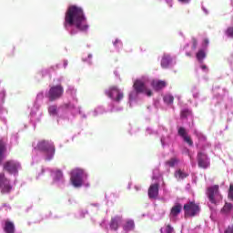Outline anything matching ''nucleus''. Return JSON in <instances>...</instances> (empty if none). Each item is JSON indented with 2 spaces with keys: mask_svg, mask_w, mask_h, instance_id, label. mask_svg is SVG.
I'll return each mask as SVG.
<instances>
[{
  "mask_svg": "<svg viewBox=\"0 0 233 233\" xmlns=\"http://www.w3.org/2000/svg\"><path fill=\"white\" fill-rule=\"evenodd\" d=\"M76 88L74 86H68L67 94L71 95L72 100L65 102L64 104L57 106L56 104L48 106L47 112L50 117L56 119L58 124L63 121H70L71 117H74L76 114H79L82 119H86L87 116L81 106H77V96Z\"/></svg>",
  "mask_w": 233,
  "mask_h": 233,
  "instance_id": "1",
  "label": "nucleus"
},
{
  "mask_svg": "<svg viewBox=\"0 0 233 233\" xmlns=\"http://www.w3.org/2000/svg\"><path fill=\"white\" fill-rule=\"evenodd\" d=\"M76 26L80 32H86L88 30V24H86V17L83 8L77 5H71L68 7L65 16V26Z\"/></svg>",
  "mask_w": 233,
  "mask_h": 233,
  "instance_id": "2",
  "label": "nucleus"
},
{
  "mask_svg": "<svg viewBox=\"0 0 233 233\" xmlns=\"http://www.w3.org/2000/svg\"><path fill=\"white\" fill-rule=\"evenodd\" d=\"M212 92L211 105L215 106L217 110H229L233 114V99L228 96V90L219 86H214Z\"/></svg>",
  "mask_w": 233,
  "mask_h": 233,
  "instance_id": "3",
  "label": "nucleus"
},
{
  "mask_svg": "<svg viewBox=\"0 0 233 233\" xmlns=\"http://www.w3.org/2000/svg\"><path fill=\"white\" fill-rule=\"evenodd\" d=\"M139 94H145L147 97L152 96V90L150 89V78H148V76H142L134 82L133 90L130 91L128 95L130 108H132V106H136L139 101Z\"/></svg>",
  "mask_w": 233,
  "mask_h": 233,
  "instance_id": "4",
  "label": "nucleus"
},
{
  "mask_svg": "<svg viewBox=\"0 0 233 233\" xmlns=\"http://www.w3.org/2000/svg\"><path fill=\"white\" fill-rule=\"evenodd\" d=\"M70 181L75 188L90 187V182L88 181V172L81 167L74 168L70 173Z\"/></svg>",
  "mask_w": 233,
  "mask_h": 233,
  "instance_id": "5",
  "label": "nucleus"
},
{
  "mask_svg": "<svg viewBox=\"0 0 233 233\" xmlns=\"http://www.w3.org/2000/svg\"><path fill=\"white\" fill-rule=\"evenodd\" d=\"M106 95L107 97L112 99V102L109 104V111L111 112H121L123 107L119 106L125 95L123 94V90L119 89V87L113 86L106 90Z\"/></svg>",
  "mask_w": 233,
  "mask_h": 233,
  "instance_id": "6",
  "label": "nucleus"
},
{
  "mask_svg": "<svg viewBox=\"0 0 233 233\" xmlns=\"http://www.w3.org/2000/svg\"><path fill=\"white\" fill-rule=\"evenodd\" d=\"M35 148V150H39L45 154L46 161H52V159H54V156H56V147L52 141H39Z\"/></svg>",
  "mask_w": 233,
  "mask_h": 233,
  "instance_id": "7",
  "label": "nucleus"
},
{
  "mask_svg": "<svg viewBox=\"0 0 233 233\" xmlns=\"http://www.w3.org/2000/svg\"><path fill=\"white\" fill-rule=\"evenodd\" d=\"M158 136L163 148L170 147L174 143V132L172 128H167L165 126H158Z\"/></svg>",
  "mask_w": 233,
  "mask_h": 233,
  "instance_id": "8",
  "label": "nucleus"
},
{
  "mask_svg": "<svg viewBox=\"0 0 233 233\" xmlns=\"http://www.w3.org/2000/svg\"><path fill=\"white\" fill-rule=\"evenodd\" d=\"M207 196L211 205H219L223 201V196L219 192V186L214 185L207 189Z\"/></svg>",
  "mask_w": 233,
  "mask_h": 233,
  "instance_id": "9",
  "label": "nucleus"
},
{
  "mask_svg": "<svg viewBox=\"0 0 233 233\" xmlns=\"http://www.w3.org/2000/svg\"><path fill=\"white\" fill-rule=\"evenodd\" d=\"M22 168L21 162L17 160L11 159L4 163L5 172H7L9 176H13L15 179L17 178V176H19V170Z\"/></svg>",
  "mask_w": 233,
  "mask_h": 233,
  "instance_id": "10",
  "label": "nucleus"
},
{
  "mask_svg": "<svg viewBox=\"0 0 233 233\" xmlns=\"http://www.w3.org/2000/svg\"><path fill=\"white\" fill-rule=\"evenodd\" d=\"M65 94V89L63 86L56 85L52 86L47 92H46V97L48 98V101H57Z\"/></svg>",
  "mask_w": 233,
  "mask_h": 233,
  "instance_id": "11",
  "label": "nucleus"
},
{
  "mask_svg": "<svg viewBox=\"0 0 233 233\" xmlns=\"http://www.w3.org/2000/svg\"><path fill=\"white\" fill-rule=\"evenodd\" d=\"M184 213L186 218H195L199 214V205L189 201L184 205Z\"/></svg>",
  "mask_w": 233,
  "mask_h": 233,
  "instance_id": "12",
  "label": "nucleus"
},
{
  "mask_svg": "<svg viewBox=\"0 0 233 233\" xmlns=\"http://www.w3.org/2000/svg\"><path fill=\"white\" fill-rule=\"evenodd\" d=\"M40 108L41 106H39V105L37 104H34L33 107L31 108L29 117L34 127H35V124L39 123V121H41V117H43V112L41 111Z\"/></svg>",
  "mask_w": 233,
  "mask_h": 233,
  "instance_id": "13",
  "label": "nucleus"
},
{
  "mask_svg": "<svg viewBox=\"0 0 233 233\" xmlns=\"http://www.w3.org/2000/svg\"><path fill=\"white\" fill-rule=\"evenodd\" d=\"M0 191L2 194H10L12 192L10 180L6 178L5 173H0Z\"/></svg>",
  "mask_w": 233,
  "mask_h": 233,
  "instance_id": "14",
  "label": "nucleus"
},
{
  "mask_svg": "<svg viewBox=\"0 0 233 233\" xmlns=\"http://www.w3.org/2000/svg\"><path fill=\"white\" fill-rule=\"evenodd\" d=\"M50 175L54 185H57L59 187L65 183V177L63 176V171H61V169H53L50 171Z\"/></svg>",
  "mask_w": 233,
  "mask_h": 233,
  "instance_id": "15",
  "label": "nucleus"
},
{
  "mask_svg": "<svg viewBox=\"0 0 233 233\" xmlns=\"http://www.w3.org/2000/svg\"><path fill=\"white\" fill-rule=\"evenodd\" d=\"M123 225V216L121 215H116L111 218V220L109 222V228L110 230H114L115 232H117L119 230V227Z\"/></svg>",
  "mask_w": 233,
  "mask_h": 233,
  "instance_id": "16",
  "label": "nucleus"
},
{
  "mask_svg": "<svg viewBox=\"0 0 233 233\" xmlns=\"http://www.w3.org/2000/svg\"><path fill=\"white\" fill-rule=\"evenodd\" d=\"M159 183L160 182H154L150 185L147 191L149 199H157L159 196Z\"/></svg>",
  "mask_w": 233,
  "mask_h": 233,
  "instance_id": "17",
  "label": "nucleus"
},
{
  "mask_svg": "<svg viewBox=\"0 0 233 233\" xmlns=\"http://www.w3.org/2000/svg\"><path fill=\"white\" fill-rule=\"evenodd\" d=\"M198 167L200 168H208L210 165V159L207 156V154L203 152H199L198 154Z\"/></svg>",
  "mask_w": 233,
  "mask_h": 233,
  "instance_id": "18",
  "label": "nucleus"
},
{
  "mask_svg": "<svg viewBox=\"0 0 233 233\" xmlns=\"http://www.w3.org/2000/svg\"><path fill=\"white\" fill-rule=\"evenodd\" d=\"M177 134L185 143H187L189 147H192L194 145V142H192V139L190 137H188V132H187V129L183 127H177Z\"/></svg>",
  "mask_w": 233,
  "mask_h": 233,
  "instance_id": "19",
  "label": "nucleus"
},
{
  "mask_svg": "<svg viewBox=\"0 0 233 233\" xmlns=\"http://www.w3.org/2000/svg\"><path fill=\"white\" fill-rule=\"evenodd\" d=\"M150 86H152V88L154 90H156L157 92H159V90H163V88H166L167 81L155 79L152 82H150Z\"/></svg>",
  "mask_w": 233,
  "mask_h": 233,
  "instance_id": "20",
  "label": "nucleus"
},
{
  "mask_svg": "<svg viewBox=\"0 0 233 233\" xmlns=\"http://www.w3.org/2000/svg\"><path fill=\"white\" fill-rule=\"evenodd\" d=\"M182 208L181 204H176L172 207L169 215L171 221H176V218L181 214Z\"/></svg>",
  "mask_w": 233,
  "mask_h": 233,
  "instance_id": "21",
  "label": "nucleus"
},
{
  "mask_svg": "<svg viewBox=\"0 0 233 233\" xmlns=\"http://www.w3.org/2000/svg\"><path fill=\"white\" fill-rule=\"evenodd\" d=\"M122 228L126 233L132 232V230H135L136 223L134 222V219H126L124 224L122 225Z\"/></svg>",
  "mask_w": 233,
  "mask_h": 233,
  "instance_id": "22",
  "label": "nucleus"
},
{
  "mask_svg": "<svg viewBox=\"0 0 233 233\" xmlns=\"http://www.w3.org/2000/svg\"><path fill=\"white\" fill-rule=\"evenodd\" d=\"M3 228L5 233H15V225L10 220H5L4 222Z\"/></svg>",
  "mask_w": 233,
  "mask_h": 233,
  "instance_id": "23",
  "label": "nucleus"
},
{
  "mask_svg": "<svg viewBox=\"0 0 233 233\" xmlns=\"http://www.w3.org/2000/svg\"><path fill=\"white\" fill-rule=\"evenodd\" d=\"M177 63L176 59H162L160 64L162 68H174Z\"/></svg>",
  "mask_w": 233,
  "mask_h": 233,
  "instance_id": "24",
  "label": "nucleus"
},
{
  "mask_svg": "<svg viewBox=\"0 0 233 233\" xmlns=\"http://www.w3.org/2000/svg\"><path fill=\"white\" fill-rule=\"evenodd\" d=\"M106 112H110V107L106 110L103 106H98L92 111L91 114L93 117H97V116H101V114H105Z\"/></svg>",
  "mask_w": 233,
  "mask_h": 233,
  "instance_id": "25",
  "label": "nucleus"
},
{
  "mask_svg": "<svg viewBox=\"0 0 233 233\" xmlns=\"http://www.w3.org/2000/svg\"><path fill=\"white\" fill-rule=\"evenodd\" d=\"M152 179L153 181H155V183H162V185H165V181H163V177L161 176V174L159 173V169L157 168H155L153 170Z\"/></svg>",
  "mask_w": 233,
  "mask_h": 233,
  "instance_id": "26",
  "label": "nucleus"
},
{
  "mask_svg": "<svg viewBox=\"0 0 233 233\" xmlns=\"http://www.w3.org/2000/svg\"><path fill=\"white\" fill-rule=\"evenodd\" d=\"M175 177L177 181H183V179H186V177H188V173L181 169H177L175 171Z\"/></svg>",
  "mask_w": 233,
  "mask_h": 233,
  "instance_id": "27",
  "label": "nucleus"
},
{
  "mask_svg": "<svg viewBox=\"0 0 233 233\" xmlns=\"http://www.w3.org/2000/svg\"><path fill=\"white\" fill-rule=\"evenodd\" d=\"M5 152H6V142L0 139V163L5 159Z\"/></svg>",
  "mask_w": 233,
  "mask_h": 233,
  "instance_id": "28",
  "label": "nucleus"
},
{
  "mask_svg": "<svg viewBox=\"0 0 233 233\" xmlns=\"http://www.w3.org/2000/svg\"><path fill=\"white\" fill-rule=\"evenodd\" d=\"M45 96H46V93H45V91L39 92L36 95V98L34 105H38V106H41L43 100L45 99Z\"/></svg>",
  "mask_w": 233,
  "mask_h": 233,
  "instance_id": "29",
  "label": "nucleus"
},
{
  "mask_svg": "<svg viewBox=\"0 0 233 233\" xmlns=\"http://www.w3.org/2000/svg\"><path fill=\"white\" fill-rule=\"evenodd\" d=\"M52 70H54L53 68H51V69H43L42 71H41V73H38L37 75H36V79H39V78H41V77H51V76H52Z\"/></svg>",
  "mask_w": 233,
  "mask_h": 233,
  "instance_id": "30",
  "label": "nucleus"
},
{
  "mask_svg": "<svg viewBox=\"0 0 233 233\" xmlns=\"http://www.w3.org/2000/svg\"><path fill=\"white\" fill-rule=\"evenodd\" d=\"M197 70H202V72H208V67L207 66V65H205V63L203 62V59H198L197 61Z\"/></svg>",
  "mask_w": 233,
  "mask_h": 233,
  "instance_id": "31",
  "label": "nucleus"
},
{
  "mask_svg": "<svg viewBox=\"0 0 233 233\" xmlns=\"http://www.w3.org/2000/svg\"><path fill=\"white\" fill-rule=\"evenodd\" d=\"M163 101H164V103L166 105H173V103H174V96H172V94H170V93H167L163 96Z\"/></svg>",
  "mask_w": 233,
  "mask_h": 233,
  "instance_id": "32",
  "label": "nucleus"
},
{
  "mask_svg": "<svg viewBox=\"0 0 233 233\" xmlns=\"http://www.w3.org/2000/svg\"><path fill=\"white\" fill-rule=\"evenodd\" d=\"M194 134L195 136H197V137L198 138L199 145H201V143H205V141H207V137H205L201 132H199L198 130L195 129L194 130Z\"/></svg>",
  "mask_w": 233,
  "mask_h": 233,
  "instance_id": "33",
  "label": "nucleus"
},
{
  "mask_svg": "<svg viewBox=\"0 0 233 233\" xmlns=\"http://www.w3.org/2000/svg\"><path fill=\"white\" fill-rule=\"evenodd\" d=\"M187 117L192 119V111H190L189 109H187V108L182 109L181 110V118L187 119Z\"/></svg>",
  "mask_w": 233,
  "mask_h": 233,
  "instance_id": "34",
  "label": "nucleus"
},
{
  "mask_svg": "<svg viewBox=\"0 0 233 233\" xmlns=\"http://www.w3.org/2000/svg\"><path fill=\"white\" fill-rule=\"evenodd\" d=\"M8 114V110L5 108L0 109V121L4 123V125H6V115Z\"/></svg>",
  "mask_w": 233,
  "mask_h": 233,
  "instance_id": "35",
  "label": "nucleus"
},
{
  "mask_svg": "<svg viewBox=\"0 0 233 233\" xmlns=\"http://www.w3.org/2000/svg\"><path fill=\"white\" fill-rule=\"evenodd\" d=\"M232 204L231 203H226L223 208L221 209L222 214H230L232 211Z\"/></svg>",
  "mask_w": 233,
  "mask_h": 233,
  "instance_id": "36",
  "label": "nucleus"
},
{
  "mask_svg": "<svg viewBox=\"0 0 233 233\" xmlns=\"http://www.w3.org/2000/svg\"><path fill=\"white\" fill-rule=\"evenodd\" d=\"M160 232L161 233H172V232H174V228H172V226H170V225H167V226H164L163 228H161Z\"/></svg>",
  "mask_w": 233,
  "mask_h": 233,
  "instance_id": "37",
  "label": "nucleus"
},
{
  "mask_svg": "<svg viewBox=\"0 0 233 233\" xmlns=\"http://www.w3.org/2000/svg\"><path fill=\"white\" fill-rule=\"evenodd\" d=\"M207 57V52L204 49H200L197 53V59H205Z\"/></svg>",
  "mask_w": 233,
  "mask_h": 233,
  "instance_id": "38",
  "label": "nucleus"
},
{
  "mask_svg": "<svg viewBox=\"0 0 233 233\" xmlns=\"http://www.w3.org/2000/svg\"><path fill=\"white\" fill-rule=\"evenodd\" d=\"M177 163H179V160H177V158L176 157H173L170 160L167 161L166 165H167V167H176Z\"/></svg>",
  "mask_w": 233,
  "mask_h": 233,
  "instance_id": "39",
  "label": "nucleus"
},
{
  "mask_svg": "<svg viewBox=\"0 0 233 233\" xmlns=\"http://www.w3.org/2000/svg\"><path fill=\"white\" fill-rule=\"evenodd\" d=\"M146 134H149V136H156V134H159V129L156 131L152 127H147Z\"/></svg>",
  "mask_w": 233,
  "mask_h": 233,
  "instance_id": "40",
  "label": "nucleus"
},
{
  "mask_svg": "<svg viewBox=\"0 0 233 233\" xmlns=\"http://www.w3.org/2000/svg\"><path fill=\"white\" fill-rule=\"evenodd\" d=\"M5 97H6V89H0V102L3 103L5 101Z\"/></svg>",
  "mask_w": 233,
  "mask_h": 233,
  "instance_id": "41",
  "label": "nucleus"
},
{
  "mask_svg": "<svg viewBox=\"0 0 233 233\" xmlns=\"http://www.w3.org/2000/svg\"><path fill=\"white\" fill-rule=\"evenodd\" d=\"M191 92L193 94L194 99H198L199 97V91H198L197 86H193L192 89H191Z\"/></svg>",
  "mask_w": 233,
  "mask_h": 233,
  "instance_id": "42",
  "label": "nucleus"
},
{
  "mask_svg": "<svg viewBox=\"0 0 233 233\" xmlns=\"http://www.w3.org/2000/svg\"><path fill=\"white\" fill-rule=\"evenodd\" d=\"M225 34H226V35H228V37L233 38V26L228 27Z\"/></svg>",
  "mask_w": 233,
  "mask_h": 233,
  "instance_id": "43",
  "label": "nucleus"
},
{
  "mask_svg": "<svg viewBox=\"0 0 233 233\" xmlns=\"http://www.w3.org/2000/svg\"><path fill=\"white\" fill-rule=\"evenodd\" d=\"M48 172H50V169H48V168H42L41 172L37 176V178L41 177V176H44V174H48Z\"/></svg>",
  "mask_w": 233,
  "mask_h": 233,
  "instance_id": "44",
  "label": "nucleus"
},
{
  "mask_svg": "<svg viewBox=\"0 0 233 233\" xmlns=\"http://www.w3.org/2000/svg\"><path fill=\"white\" fill-rule=\"evenodd\" d=\"M198 48V39L192 38V50H196Z\"/></svg>",
  "mask_w": 233,
  "mask_h": 233,
  "instance_id": "45",
  "label": "nucleus"
},
{
  "mask_svg": "<svg viewBox=\"0 0 233 233\" xmlns=\"http://www.w3.org/2000/svg\"><path fill=\"white\" fill-rule=\"evenodd\" d=\"M68 66V61H64L63 65H56V68H66Z\"/></svg>",
  "mask_w": 233,
  "mask_h": 233,
  "instance_id": "46",
  "label": "nucleus"
},
{
  "mask_svg": "<svg viewBox=\"0 0 233 233\" xmlns=\"http://www.w3.org/2000/svg\"><path fill=\"white\" fill-rule=\"evenodd\" d=\"M228 198H230L233 201V185L229 186Z\"/></svg>",
  "mask_w": 233,
  "mask_h": 233,
  "instance_id": "47",
  "label": "nucleus"
},
{
  "mask_svg": "<svg viewBox=\"0 0 233 233\" xmlns=\"http://www.w3.org/2000/svg\"><path fill=\"white\" fill-rule=\"evenodd\" d=\"M114 194L111 193V194H106V199H107V201H114V199L112 198H114Z\"/></svg>",
  "mask_w": 233,
  "mask_h": 233,
  "instance_id": "48",
  "label": "nucleus"
},
{
  "mask_svg": "<svg viewBox=\"0 0 233 233\" xmlns=\"http://www.w3.org/2000/svg\"><path fill=\"white\" fill-rule=\"evenodd\" d=\"M225 233H233V224L228 227V228L225 230Z\"/></svg>",
  "mask_w": 233,
  "mask_h": 233,
  "instance_id": "49",
  "label": "nucleus"
},
{
  "mask_svg": "<svg viewBox=\"0 0 233 233\" xmlns=\"http://www.w3.org/2000/svg\"><path fill=\"white\" fill-rule=\"evenodd\" d=\"M86 214H88V211H86V210H82V211H80L79 218H85V215H86Z\"/></svg>",
  "mask_w": 233,
  "mask_h": 233,
  "instance_id": "50",
  "label": "nucleus"
},
{
  "mask_svg": "<svg viewBox=\"0 0 233 233\" xmlns=\"http://www.w3.org/2000/svg\"><path fill=\"white\" fill-rule=\"evenodd\" d=\"M83 61H84L85 65H88V66L92 65V60H90V59H84Z\"/></svg>",
  "mask_w": 233,
  "mask_h": 233,
  "instance_id": "51",
  "label": "nucleus"
},
{
  "mask_svg": "<svg viewBox=\"0 0 233 233\" xmlns=\"http://www.w3.org/2000/svg\"><path fill=\"white\" fill-rule=\"evenodd\" d=\"M159 214H160V216H159V218H157V219L163 218V216H165V210H161Z\"/></svg>",
  "mask_w": 233,
  "mask_h": 233,
  "instance_id": "52",
  "label": "nucleus"
},
{
  "mask_svg": "<svg viewBox=\"0 0 233 233\" xmlns=\"http://www.w3.org/2000/svg\"><path fill=\"white\" fill-rule=\"evenodd\" d=\"M186 152H187V154L188 155L191 163H193L194 160L192 159V155H190V153L188 152V149H186Z\"/></svg>",
  "mask_w": 233,
  "mask_h": 233,
  "instance_id": "53",
  "label": "nucleus"
},
{
  "mask_svg": "<svg viewBox=\"0 0 233 233\" xmlns=\"http://www.w3.org/2000/svg\"><path fill=\"white\" fill-rule=\"evenodd\" d=\"M204 45H205V46H208V38L204 39Z\"/></svg>",
  "mask_w": 233,
  "mask_h": 233,
  "instance_id": "54",
  "label": "nucleus"
},
{
  "mask_svg": "<svg viewBox=\"0 0 233 233\" xmlns=\"http://www.w3.org/2000/svg\"><path fill=\"white\" fill-rule=\"evenodd\" d=\"M118 43H120V45H121V41L116 39V40L114 42V46H117Z\"/></svg>",
  "mask_w": 233,
  "mask_h": 233,
  "instance_id": "55",
  "label": "nucleus"
},
{
  "mask_svg": "<svg viewBox=\"0 0 233 233\" xmlns=\"http://www.w3.org/2000/svg\"><path fill=\"white\" fill-rule=\"evenodd\" d=\"M135 190L138 192V190H141V186H135Z\"/></svg>",
  "mask_w": 233,
  "mask_h": 233,
  "instance_id": "56",
  "label": "nucleus"
},
{
  "mask_svg": "<svg viewBox=\"0 0 233 233\" xmlns=\"http://www.w3.org/2000/svg\"><path fill=\"white\" fill-rule=\"evenodd\" d=\"M163 59H170V55H164Z\"/></svg>",
  "mask_w": 233,
  "mask_h": 233,
  "instance_id": "57",
  "label": "nucleus"
},
{
  "mask_svg": "<svg viewBox=\"0 0 233 233\" xmlns=\"http://www.w3.org/2000/svg\"><path fill=\"white\" fill-rule=\"evenodd\" d=\"M91 207H96V208H99V204H91Z\"/></svg>",
  "mask_w": 233,
  "mask_h": 233,
  "instance_id": "58",
  "label": "nucleus"
},
{
  "mask_svg": "<svg viewBox=\"0 0 233 233\" xmlns=\"http://www.w3.org/2000/svg\"><path fill=\"white\" fill-rule=\"evenodd\" d=\"M180 3H188L190 0H178Z\"/></svg>",
  "mask_w": 233,
  "mask_h": 233,
  "instance_id": "59",
  "label": "nucleus"
},
{
  "mask_svg": "<svg viewBox=\"0 0 233 233\" xmlns=\"http://www.w3.org/2000/svg\"><path fill=\"white\" fill-rule=\"evenodd\" d=\"M114 74H115V76H116V77L119 76V74L117 73V71H115Z\"/></svg>",
  "mask_w": 233,
  "mask_h": 233,
  "instance_id": "60",
  "label": "nucleus"
},
{
  "mask_svg": "<svg viewBox=\"0 0 233 233\" xmlns=\"http://www.w3.org/2000/svg\"><path fill=\"white\" fill-rule=\"evenodd\" d=\"M205 81H208V76L204 77Z\"/></svg>",
  "mask_w": 233,
  "mask_h": 233,
  "instance_id": "61",
  "label": "nucleus"
},
{
  "mask_svg": "<svg viewBox=\"0 0 233 233\" xmlns=\"http://www.w3.org/2000/svg\"><path fill=\"white\" fill-rule=\"evenodd\" d=\"M25 128H27V126H26V125H25Z\"/></svg>",
  "mask_w": 233,
  "mask_h": 233,
  "instance_id": "62",
  "label": "nucleus"
},
{
  "mask_svg": "<svg viewBox=\"0 0 233 233\" xmlns=\"http://www.w3.org/2000/svg\"><path fill=\"white\" fill-rule=\"evenodd\" d=\"M61 79H63V77H60L59 80L61 81Z\"/></svg>",
  "mask_w": 233,
  "mask_h": 233,
  "instance_id": "63",
  "label": "nucleus"
},
{
  "mask_svg": "<svg viewBox=\"0 0 233 233\" xmlns=\"http://www.w3.org/2000/svg\"><path fill=\"white\" fill-rule=\"evenodd\" d=\"M128 188H130V184L128 185Z\"/></svg>",
  "mask_w": 233,
  "mask_h": 233,
  "instance_id": "64",
  "label": "nucleus"
}]
</instances>
